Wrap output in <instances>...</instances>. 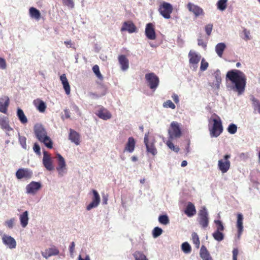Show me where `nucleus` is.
<instances>
[{
  "label": "nucleus",
  "instance_id": "obj_44",
  "mask_svg": "<svg viewBox=\"0 0 260 260\" xmlns=\"http://www.w3.org/2000/svg\"><path fill=\"white\" fill-rule=\"evenodd\" d=\"M214 223L216 225V230L217 231H223L224 230V228L222 222L220 220H216L214 221Z\"/></svg>",
  "mask_w": 260,
  "mask_h": 260
},
{
  "label": "nucleus",
  "instance_id": "obj_14",
  "mask_svg": "<svg viewBox=\"0 0 260 260\" xmlns=\"http://www.w3.org/2000/svg\"><path fill=\"white\" fill-rule=\"evenodd\" d=\"M2 241L5 245L11 249H14L16 247V240L10 236L4 235L2 237Z\"/></svg>",
  "mask_w": 260,
  "mask_h": 260
},
{
  "label": "nucleus",
  "instance_id": "obj_38",
  "mask_svg": "<svg viewBox=\"0 0 260 260\" xmlns=\"http://www.w3.org/2000/svg\"><path fill=\"white\" fill-rule=\"evenodd\" d=\"M133 255L135 260H148L142 252L136 251Z\"/></svg>",
  "mask_w": 260,
  "mask_h": 260
},
{
  "label": "nucleus",
  "instance_id": "obj_57",
  "mask_svg": "<svg viewBox=\"0 0 260 260\" xmlns=\"http://www.w3.org/2000/svg\"><path fill=\"white\" fill-rule=\"evenodd\" d=\"M243 33L244 35V39L246 41L249 40L250 39V32L247 31L246 29H244Z\"/></svg>",
  "mask_w": 260,
  "mask_h": 260
},
{
  "label": "nucleus",
  "instance_id": "obj_22",
  "mask_svg": "<svg viewBox=\"0 0 260 260\" xmlns=\"http://www.w3.org/2000/svg\"><path fill=\"white\" fill-rule=\"evenodd\" d=\"M197 213L196 207L191 202H188L186 207L184 210V213L188 217H192L194 216Z\"/></svg>",
  "mask_w": 260,
  "mask_h": 260
},
{
  "label": "nucleus",
  "instance_id": "obj_36",
  "mask_svg": "<svg viewBox=\"0 0 260 260\" xmlns=\"http://www.w3.org/2000/svg\"><path fill=\"white\" fill-rule=\"evenodd\" d=\"M212 236L217 241H221L224 239V235L221 231H216L213 233Z\"/></svg>",
  "mask_w": 260,
  "mask_h": 260
},
{
  "label": "nucleus",
  "instance_id": "obj_6",
  "mask_svg": "<svg viewBox=\"0 0 260 260\" xmlns=\"http://www.w3.org/2000/svg\"><path fill=\"white\" fill-rule=\"evenodd\" d=\"M231 157L230 154H226L223 157V159H220L218 161V168L222 173H225L230 168L231 162L229 159Z\"/></svg>",
  "mask_w": 260,
  "mask_h": 260
},
{
  "label": "nucleus",
  "instance_id": "obj_26",
  "mask_svg": "<svg viewBox=\"0 0 260 260\" xmlns=\"http://www.w3.org/2000/svg\"><path fill=\"white\" fill-rule=\"evenodd\" d=\"M136 30V27L133 23L131 22H124L121 28V31H127L129 33H133Z\"/></svg>",
  "mask_w": 260,
  "mask_h": 260
},
{
  "label": "nucleus",
  "instance_id": "obj_49",
  "mask_svg": "<svg viewBox=\"0 0 260 260\" xmlns=\"http://www.w3.org/2000/svg\"><path fill=\"white\" fill-rule=\"evenodd\" d=\"M164 107L170 108L172 109H174L175 108V104L171 100L167 101V102L164 104Z\"/></svg>",
  "mask_w": 260,
  "mask_h": 260
},
{
  "label": "nucleus",
  "instance_id": "obj_41",
  "mask_svg": "<svg viewBox=\"0 0 260 260\" xmlns=\"http://www.w3.org/2000/svg\"><path fill=\"white\" fill-rule=\"evenodd\" d=\"M92 70L96 77L100 80H103V77L101 74L99 67L98 65H94L92 68Z\"/></svg>",
  "mask_w": 260,
  "mask_h": 260
},
{
  "label": "nucleus",
  "instance_id": "obj_15",
  "mask_svg": "<svg viewBox=\"0 0 260 260\" xmlns=\"http://www.w3.org/2000/svg\"><path fill=\"white\" fill-rule=\"evenodd\" d=\"M189 62L194 68H197L201 56L194 51L190 50L188 53Z\"/></svg>",
  "mask_w": 260,
  "mask_h": 260
},
{
  "label": "nucleus",
  "instance_id": "obj_43",
  "mask_svg": "<svg viewBox=\"0 0 260 260\" xmlns=\"http://www.w3.org/2000/svg\"><path fill=\"white\" fill-rule=\"evenodd\" d=\"M167 146L168 147L171 149L172 150L178 152L179 150V148L178 146H175L173 144V143L170 141L169 140L166 143Z\"/></svg>",
  "mask_w": 260,
  "mask_h": 260
},
{
  "label": "nucleus",
  "instance_id": "obj_1",
  "mask_svg": "<svg viewBox=\"0 0 260 260\" xmlns=\"http://www.w3.org/2000/svg\"><path fill=\"white\" fill-rule=\"evenodd\" d=\"M228 78L235 86L236 91L241 94L244 91L246 83L245 74L240 70H235L229 71L226 74Z\"/></svg>",
  "mask_w": 260,
  "mask_h": 260
},
{
  "label": "nucleus",
  "instance_id": "obj_5",
  "mask_svg": "<svg viewBox=\"0 0 260 260\" xmlns=\"http://www.w3.org/2000/svg\"><path fill=\"white\" fill-rule=\"evenodd\" d=\"M213 125L210 129V135L212 137H217L223 131L221 121L220 119H214Z\"/></svg>",
  "mask_w": 260,
  "mask_h": 260
},
{
  "label": "nucleus",
  "instance_id": "obj_47",
  "mask_svg": "<svg viewBox=\"0 0 260 260\" xmlns=\"http://www.w3.org/2000/svg\"><path fill=\"white\" fill-rule=\"evenodd\" d=\"M15 219L12 218L9 220H8L5 222V225L9 229H12L14 225Z\"/></svg>",
  "mask_w": 260,
  "mask_h": 260
},
{
  "label": "nucleus",
  "instance_id": "obj_55",
  "mask_svg": "<svg viewBox=\"0 0 260 260\" xmlns=\"http://www.w3.org/2000/svg\"><path fill=\"white\" fill-rule=\"evenodd\" d=\"M6 67L7 64L6 60L4 58L0 57V68L4 70L6 69Z\"/></svg>",
  "mask_w": 260,
  "mask_h": 260
},
{
  "label": "nucleus",
  "instance_id": "obj_13",
  "mask_svg": "<svg viewBox=\"0 0 260 260\" xmlns=\"http://www.w3.org/2000/svg\"><path fill=\"white\" fill-rule=\"evenodd\" d=\"M92 193L93 196L92 202L86 207V209L88 211L93 208L98 207L101 201L100 195L96 190L93 189Z\"/></svg>",
  "mask_w": 260,
  "mask_h": 260
},
{
  "label": "nucleus",
  "instance_id": "obj_64",
  "mask_svg": "<svg viewBox=\"0 0 260 260\" xmlns=\"http://www.w3.org/2000/svg\"><path fill=\"white\" fill-rule=\"evenodd\" d=\"M169 219L167 215H164V224H167L169 223Z\"/></svg>",
  "mask_w": 260,
  "mask_h": 260
},
{
  "label": "nucleus",
  "instance_id": "obj_60",
  "mask_svg": "<svg viewBox=\"0 0 260 260\" xmlns=\"http://www.w3.org/2000/svg\"><path fill=\"white\" fill-rule=\"evenodd\" d=\"M63 88L65 90L66 93L67 95H69L70 93V86L69 85V83L66 84V85H63Z\"/></svg>",
  "mask_w": 260,
  "mask_h": 260
},
{
  "label": "nucleus",
  "instance_id": "obj_45",
  "mask_svg": "<svg viewBox=\"0 0 260 260\" xmlns=\"http://www.w3.org/2000/svg\"><path fill=\"white\" fill-rule=\"evenodd\" d=\"M237 131V126L236 124L232 123L229 125L228 128V131L231 134H234Z\"/></svg>",
  "mask_w": 260,
  "mask_h": 260
},
{
  "label": "nucleus",
  "instance_id": "obj_8",
  "mask_svg": "<svg viewBox=\"0 0 260 260\" xmlns=\"http://www.w3.org/2000/svg\"><path fill=\"white\" fill-rule=\"evenodd\" d=\"M0 126L5 131L7 135L11 136L13 133V128L10 126L8 118L5 116H0Z\"/></svg>",
  "mask_w": 260,
  "mask_h": 260
},
{
  "label": "nucleus",
  "instance_id": "obj_7",
  "mask_svg": "<svg viewBox=\"0 0 260 260\" xmlns=\"http://www.w3.org/2000/svg\"><path fill=\"white\" fill-rule=\"evenodd\" d=\"M57 167L56 170L59 176L62 177L67 173V167L64 158L60 154H57Z\"/></svg>",
  "mask_w": 260,
  "mask_h": 260
},
{
  "label": "nucleus",
  "instance_id": "obj_16",
  "mask_svg": "<svg viewBox=\"0 0 260 260\" xmlns=\"http://www.w3.org/2000/svg\"><path fill=\"white\" fill-rule=\"evenodd\" d=\"M188 10L194 14L196 17L200 15H203L204 14V11L199 6L196 5L191 3H188L187 5Z\"/></svg>",
  "mask_w": 260,
  "mask_h": 260
},
{
  "label": "nucleus",
  "instance_id": "obj_63",
  "mask_svg": "<svg viewBox=\"0 0 260 260\" xmlns=\"http://www.w3.org/2000/svg\"><path fill=\"white\" fill-rule=\"evenodd\" d=\"M103 204L104 205L107 204L108 202V196L106 194H104L102 197Z\"/></svg>",
  "mask_w": 260,
  "mask_h": 260
},
{
  "label": "nucleus",
  "instance_id": "obj_61",
  "mask_svg": "<svg viewBox=\"0 0 260 260\" xmlns=\"http://www.w3.org/2000/svg\"><path fill=\"white\" fill-rule=\"evenodd\" d=\"M238 254V250L234 248L233 250V260H237V255Z\"/></svg>",
  "mask_w": 260,
  "mask_h": 260
},
{
  "label": "nucleus",
  "instance_id": "obj_21",
  "mask_svg": "<svg viewBox=\"0 0 260 260\" xmlns=\"http://www.w3.org/2000/svg\"><path fill=\"white\" fill-rule=\"evenodd\" d=\"M58 253L59 250L55 247H51L41 252L42 255L46 259L53 255H57Z\"/></svg>",
  "mask_w": 260,
  "mask_h": 260
},
{
  "label": "nucleus",
  "instance_id": "obj_34",
  "mask_svg": "<svg viewBox=\"0 0 260 260\" xmlns=\"http://www.w3.org/2000/svg\"><path fill=\"white\" fill-rule=\"evenodd\" d=\"M17 116L22 124H25L27 122V119L25 115L23 110L20 108H18L17 111Z\"/></svg>",
  "mask_w": 260,
  "mask_h": 260
},
{
  "label": "nucleus",
  "instance_id": "obj_28",
  "mask_svg": "<svg viewBox=\"0 0 260 260\" xmlns=\"http://www.w3.org/2000/svg\"><path fill=\"white\" fill-rule=\"evenodd\" d=\"M200 255L203 260H213L209 252L204 245H202L201 248Z\"/></svg>",
  "mask_w": 260,
  "mask_h": 260
},
{
  "label": "nucleus",
  "instance_id": "obj_46",
  "mask_svg": "<svg viewBox=\"0 0 260 260\" xmlns=\"http://www.w3.org/2000/svg\"><path fill=\"white\" fill-rule=\"evenodd\" d=\"M26 139L25 137L21 136L19 135V143H20V145H21V146L22 147V148H24V149H27V145L26 143Z\"/></svg>",
  "mask_w": 260,
  "mask_h": 260
},
{
  "label": "nucleus",
  "instance_id": "obj_32",
  "mask_svg": "<svg viewBox=\"0 0 260 260\" xmlns=\"http://www.w3.org/2000/svg\"><path fill=\"white\" fill-rule=\"evenodd\" d=\"M29 13L30 16L32 18L39 20L41 17V13L40 11L35 8H30Z\"/></svg>",
  "mask_w": 260,
  "mask_h": 260
},
{
  "label": "nucleus",
  "instance_id": "obj_37",
  "mask_svg": "<svg viewBox=\"0 0 260 260\" xmlns=\"http://www.w3.org/2000/svg\"><path fill=\"white\" fill-rule=\"evenodd\" d=\"M191 236H192V240L193 244L195 245V246L197 248H199L200 247V242L199 236L195 232H193Z\"/></svg>",
  "mask_w": 260,
  "mask_h": 260
},
{
  "label": "nucleus",
  "instance_id": "obj_24",
  "mask_svg": "<svg viewBox=\"0 0 260 260\" xmlns=\"http://www.w3.org/2000/svg\"><path fill=\"white\" fill-rule=\"evenodd\" d=\"M173 11L172 6L166 2H164V18L169 19L171 17L170 14Z\"/></svg>",
  "mask_w": 260,
  "mask_h": 260
},
{
  "label": "nucleus",
  "instance_id": "obj_39",
  "mask_svg": "<svg viewBox=\"0 0 260 260\" xmlns=\"http://www.w3.org/2000/svg\"><path fill=\"white\" fill-rule=\"evenodd\" d=\"M181 249L185 253H189L191 251V246L187 242H184L182 244Z\"/></svg>",
  "mask_w": 260,
  "mask_h": 260
},
{
  "label": "nucleus",
  "instance_id": "obj_9",
  "mask_svg": "<svg viewBox=\"0 0 260 260\" xmlns=\"http://www.w3.org/2000/svg\"><path fill=\"white\" fill-rule=\"evenodd\" d=\"M169 133L171 139L180 137L181 132L179 124L178 122L174 121L171 123L169 129Z\"/></svg>",
  "mask_w": 260,
  "mask_h": 260
},
{
  "label": "nucleus",
  "instance_id": "obj_56",
  "mask_svg": "<svg viewBox=\"0 0 260 260\" xmlns=\"http://www.w3.org/2000/svg\"><path fill=\"white\" fill-rule=\"evenodd\" d=\"M105 94V93L101 94V95H99V94H98L95 93H93V92H90L89 93V96L91 98V99H98V98H99L100 97L103 96V95H104Z\"/></svg>",
  "mask_w": 260,
  "mask_h": 260
},
{
  "label": "nucleus",
  "instance_id": "obj_51",
  "mask_svg": "<svg viewBox=\"0 0 260 260\" xmlns=\"http://www.w3.org/2000/svg\"><path fill=\"white\" fill-rule=\"evenodd\" d=\"M213 29V24H208L205 26V31L206 34L209 36L211 35L212 30Z\"/></svg>",
  "mask_w": 260,
  "mask_h": 260
},
{
  "label": "nucleus",
  "instance_id": "obj_50",
  "mask_svg": "<svg viewBox=\"0 0 260 260\" xmlns=\"http://www.w3.org/2000/svg\"><path fill=\"white\" fill-rule=\"evenodd\" d=\"M208 63L203 58L201 61L200 70L202 71H205L208 67Z\"/></svg>",
  "mask_w": 260,
  "mask_h": 260
},
{
  "label": "nucleus",
  "instance_id": "obj_29",
  "mask_svg": "<svg viewBox=\"0 0 260 260\" xmlns=\"http://www.w3.org/2000/svg\"><path fill=\"white\" fill-rule=\"evenodd\" d=\"M20 224L22 228H25L28 222V212L27 211H24L19 217Z\"/></svg>",
  "mask_w": 260,
  "mask_h": 260
},
{
  "label": "nucleus",
  "instance_id": "obj_62",
  "mask_svg": "<svg viewBox=\"0 0 260 260\" xmlns=\"http://www.w3.org/2000/svg\"><path fill=\"white\" fill-rule=\"evenodd\" d=\"M172 98L173 99L175 103L178 104L179 102V97L178 96L175 94L173 93L172 95Z\"/></svg>",
  "mask_w": 260,
  "mask_h": 260
},
{
  "label": "nucleus",
  "instance_id": "obj_10",
  "mask_svg": "<svg viewBox=\"0 0 260 260\" xmlns=\"http://www.w3.org/2000/svg\"><path fill=\"white\" fill-rule=\"evenodd\" d=\"M42 187L41 183L39 182L31 181L26 186V193L32 195L35 194Z\"/></svg>",
  "mask_w": 260,
  "mask_h": 260
},
{
  "label": "nucleus",
  "instance_id": "obj_33",
  "mask_svg": "<svg viewBox=\"0 0 260 260\" xmlns=\"http://www.w3.org/2000/svg\"><path fill=\"white\" fill-rule=\"evenodd\" d=\"M34 104L40 112H44L45 111L46 105L43 101L40 100H35L34 101Z\"/></svg>",
  "mask_w": 260,
  "mask_h": 260
},
{
  "label": "nucleus",
  "instance_id": "obj_59",
  "mask_svg": "<svg viewBox=\"0 0 260 260\" xmlns=\"http://www.w3.org/2000/svg\"><path fill=\"white\" fill-rule=\"evenodd\" d=\"M72 109L78 115H80V111H79V109L78 107L76 105H75L74 104H72Z\"/></svg>",
  "mask_w": 260,
  "mask_h": 260
},
{
  "label": "nucleus",
  "instance_id": "obj_31",
  "mask_svg": "<svg viewBox=\"0 0 260 260\" xmlns=\"http://www.w3.org/2000/svg\"><path fill=\"white\" fill-rule=\"evenodd\" d=\"M226 46L223 43H219L215 46V51L217 55L221 57L223 55L224 50H225Z\"/></svg>",
  "mask_w": 260,
  "mask_h": 260
},
{
  "label": "nucleus",
  "instance_id": "obj_25",
  "mask_svg": "<svg viewBox=\"0 0 260 260\" xmlns=\"http://www.w3.org/2000/svg\"><path fill=\"white\" fill-rule=\"evenodd\" d=\"M136 142L134 138L129 137L125 145L124 151L132 153L135 149Z\"/></svg>",
  "mask_w": 260,
  "mask_h": 260
},
{
  "label": "nucleus",
  "instance_id": "obj_53",
  "mask_svg": "<svg viewBox=\"0 0 260 260\" xmlns=\"http://www.w3.org/2000/svg\"><path fill=\"white\" fill-rule=\"evenodd\" d=\"M75 243L74 242H72L69 247V251L71 255L72 256L75 252Z\"/></svg>",
  "mask_w": 260,
  "mask_h": 260
},
{
  "label": "nucleus",
  "instance_id": "obj_20",
  "mask_svg": "<svg viewBox=\"0 0 260 260\" xmlns=\"http://www.w3.org/2000/svg\"><path fill=\"white\" fill-rule=\"evenodd\" d=\"M9 104V98L7 96H3L0 98V112L7 113Z\"/></svg>",
  "mask_w": 260,
  "mask_h": 260
},
{
  "label": "nucleus",
  "instance_id": "obj_19",
  "mask_svg": "<svg viewBox=\"0 0 260 260\" xmlns=\"http://www.w3.org/2000/svg\"><path fill=\"white\" fill-rule=\"evenodd\" d=\"M148 135L149 133L145 134L144 140V143L146 147L147 152L154 155L156 153V149H155L153 144L149 142L148 140Z\"/></svg>",
  "mask_w": 260,
  "mask_h": 260
},
{
  "label": "nucleus",
  "instance_id": "obj_4",
  "mask_svg": "<svg viewBox=\"0 0 260 260\" xmlns=\"http://www.w3.org/2000/svg\"><path fill=\"white\" fill-rule=\"evenodd\" d=\"M198 221L200 225L204 229L206 228L208 226V213L207 209L205 207L199 211Z\"/></svg>",
  "mask_w": 260,
  "mask_h": 260
},
{
  "label": "nucleus",
  "instance_id": "obj_42",
  "mask_svg": "<svg viewBox=\"0 0 260 260\" xmlns=\"http://www.w3.org/2000/svg\"><path fill=\"white\" fill-rule=\"evenodd\" d=\"M162 233V230L158 227H155L152 231L153 237L156 238L160 236Z\"/></svg>",
  "mask_w": 260,
  "mask_h": 260
},
{
  "label": "nucleus",
  "instance_id": "obj_17",
  "mask_svg": "<svg viewBox=\"0 0 260 260\" xmlns=\"http://www.w3.org/2000/svg\"><path fill=\"white\" fill-rule=\"evenodd\" d=\"M80 135L75 130L70 128L69 133V140L76 145L80 144Z\"/></svg>",
  "mask_w": 260,
  "mask_h": 260
},
{
  "label": "nucleus",
  "instance_id": "obj_27",
  "mask_svg": "<svg viewBox=\"0 0 260 260\" xmlns=\"http://www.w3.org/2000/svg\"><path fill=\"white\" fill-rule=\"evenodd\" d=\"M243 215L241 213H238L237 214V228L239 237H240L243 231Z\"/></svg>",
  "mask_w": 260,
  "mask_h": 260
},
{
  "label": "nucleus",
  "instance_id": "obj_40",
  "mask_svg": "<svg viewBox=\"0 0 260 260\" xmlns=\"http://www.w3.org/2000/svg\"><path fill=\"white\" fill-rule=\"evenodd\" d=\"M251 101L254 109L257 110L258 113L260 114V103L259 101L254 97H252Z\"/></svg>",
  "mask_w": 260,
  "mask_h": 260
},
{
  "label": "nucleus",
  "instance_id": "obj_12",
  "mask_svg": "<svg viewBox=\"0 0 260 260\" xmlns=\"http://www.w3.org/2000/svg\"><path fill=\"white\" fill-rule=\"evenodd\" d=\"M145 34L146 37L149 40H153L155 39L156 34L154 26L152 23H148L146 24Z\"/></svg>",
  "mask_w": 260,
  "mask_h": 260
},
{
  "label": "nucleus",
  "instance_id": "obj_3",
  "mask_svg": "<svg viewBox=\"0 0 260 260\" xmlns=\"http://www.w3.org/2000/svg\"><path fill=\"white\" fill-rule=\"evenodd\" d=\"M145 84L153 92L155 91L158 86L159 80L154 73H146L145 75Z\"/></svg>",
  "mask_w": 260,
  "mask_h": 260
},
{
  "label": "nucleus",
  "instance_id": "obj_23",
  "mask_svg": "<svg viewBox=\"0 0 260 260\" xmlns=\"http://www.w3.org/2000/svg\"><path fill=\"white\" fill-rule=\"evenodd\" d=\"M118 61L121 66V69L122 71H126L129 68L128 60L124 55H120L118 56Z\"/></svg>",
  "mask_w": 260,
  "mask_h": 260
},
{
  "label": "nucleus",
  "instance_id": "obj_30",
  "mask_svg": "<svg viewBox=\"0 0 260 260\" xmlns=\"http://www.w3.org/2000/svg\"><path fill=\"white\" fill-rule=\"evenodd\" d=\"M97 115L101 119L108 120L111 118V114L107 109L102 108L100 109Z\"/></svg>",
  "mask_w": 260,
  "mask_h": 260
},
{
  "label": "nucleus",
  "instance_id": "obj_11",
  "mask_svg": "<svg viewBox=\"0 0 260 260\" xmlns=\"http://www.w3.org/2000/svg\"><path fill=\"white\" fill-rule=\"evenodd\" d=\"M42 162L44 167L48 171H50L54 169L52 158L48 154V153L46 151H43V157Z\"/></svg>",
  "mask_w": 260,
  "mask_h": 260
},
{
  "label": "nucleus",
  "instance_id": "obj_48",
  "mask_svg": "<svg viewBox=\"0 0 260 260\" xmlns=\"http://www.w3.org/2000/svg\"><path fill=\"white\" fill-rule=\"evenodd\" d=\"M63 5L68 8L73 9L74 8V2L73 0H62Z\"/></svg>",
  "mask_w": 260,
  "mask_h": 260
},
{
  "label": "nucleus",
  "instance_id": "obj_58",
  "mask_svg": "<svg viewBox=\"0 0 260 260\" xmlns=\"http://www.w3.org/2000/svg\"><path fill=\"white\" fill-rule=\"evenodd\" d=\"M198 44L199 46H202L204 48H206L207 44L205 43L202 39H198Z\"/></svg>",
  "mask_w": 260,
  "mask_h": 260
},
{
  "label": "nucleus",
  "instance_id": "obj_52",
  "mask_svg": "<svg viewBox=\"0 0 260 260\" xmlns=\"http://www.w3.org/2000/svg\"><path fill=\"white\" fill-rule=\"evenodd\" d=\"M34 151L38 155L41 154L40 147L37 143H35L33 147Z\"/></svg>",
  "mask_w": 260,
  "mask_h": 260
},
{
  "label": "nucleus",
  "instance_id": "obj_35",
  "mask_svg": "<svg viewBox=\"0 0 260 260\" xmlns=\"http://www.w3.org/2000/svg\"><path fill=\"white\" fill-rule=\"evenodd\" d=\"M228 0H219L217 4V9L223 11L225 10L227 7Z\"/></svg>",
  "mask_w": 260,
  "mask_h": 260
},
{
  "label": "nucleus",
  "instance_id": "obj_54",
  "mask_svg": "<svg viewBox=\"0 0 260 260\" xmlns=\"http://www.w3.org/2000/svg\"><path fill=\"white\" fill-rule=\"evenodd\" d=\"M60 79L63 86L69 83L65 74H62L61 75L60 77Z\"/></svg>",
  "mask_w": 260,
  "mask_h": 260
},
{
  "label": "nucleus",
  "instance_id": "obj_2",
  "mask_svg": "<svg viewBox=\"0 0 260 260\" xmlns=\"http://www.w3.org/2000/svg\"><path fill=\"white\" fill-rule=\"evenodd\" d=\"M34 133L36 138L40 142L43 143L49 148L52 147V142L47 136L45 128L41 124L37 123L35 124Z\"/></svg>",
  "mask_w": 260,
  "mask_h": 260
},
{
  "label": "nucleus",
  "instance_id": "obj_18",
  "mask_svg": "<svg viewBox=\"0 0 260 260\" xmlns=\"http://www.w3.org/2000/svg\"><path fill=\"white\" fill-rule=\"evenodd\" d=\"M32 175V172L27 169H19L16 173V176L18 179L30 178Z\"/></svg>",
  "mask_w": 260,
  "mask_h": 260
}]
</instances>
